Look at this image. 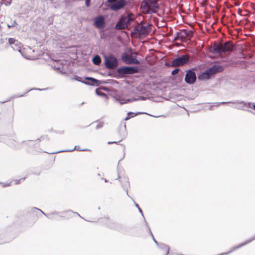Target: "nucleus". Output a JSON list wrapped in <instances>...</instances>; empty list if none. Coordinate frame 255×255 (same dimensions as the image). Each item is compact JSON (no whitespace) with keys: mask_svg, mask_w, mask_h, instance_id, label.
<instances>
[{"mask_svg":"<svg viewBox=\"0 0 255 255\" xmlns=\"http://www.w3.org/2000/svg\"><path fill=\"white\" fill-rule=\"evenodd\" d=\"M0 141L3 142L14 149H18L24 145L33 144L32 140L24 141L17 138L14 134L11 135H3L0 136Z\"/></svg>","mask_w":255,"mask_h":255,"instance_id":"nucleus-1","label":"nucleus"},{"mask_svg":"<svg viewBox=\"0 0 255 255\" xmlns=\"http://www.w3.org/2000/svg\"><path fill=\"white\" fill-rule=\"evenodd\" d=\"M106 222V226L108 228L117 231L122 234H126L128 231V228L124 224L110 220L108 218L102 219Z\"/></svg>","mask_w":255,"mask_h":255,"instance_id":"nucleus-2","label":"nucleus"},{"mask_svg":"<svg viewBox=\"0 0 255 255\" xmlns=\"http://www.w3.org/2000/svg\"><path fill=\"white\" fill-rule=\"evenodd\" d=\"M223 68L219 65H214L205 71L201 73L198 76V79L199 80H208L211 77L218 72H222Z\"/></svg>","mask_w":255,"mask_h":255,"instance_id":"nucleus-3","label":"nucleus"},{"mask_svg":"<svg viewBox=\"0 0 255 255\" xmlns=\"http://www.w3.org/2000/svg\"><path fill=\"white\" fill-rule=\"evenodd\" d=\"M36 211H38L42 213L45 216H46L47 218H48L49 219L52 220H57L58 217H61V218H65L66 217L64 216L63 215L64 214H69L72 213V210H67V211H64L62 212H53L52 213H50L48 214V215L45 214L44 212H43L41 210L36 208V207H33L31 209L30 212L32 213H35Z\"/></svg>","mask_w":255,"mask_h":255,"instance_id":"nucleus-4","label":"nucleus"},{"mask_svg":"<svg viewBox=\"0 0 255 255\" xmlns=\"http://www.w3.org/2000/svg\"><path fill=\"white\" fill-rule=\"evenodd\" d=\"M141 7L146 10L147 14H152L156 12V8H158L159 6L157 0H143Z\"/></svg>","mask_w":255,"mask_h":255,"instance_id":"nucleus-5","label":"nucleus"},{"mask_svg":"<svg viewBox=\"0 0 255 255\" xmlns=\"http://www.w3.org/2000/svg\"><path fill=\"white\" fill-rule=\"evenodd\" d=\"M133 20V19L129 14L122 15L115 25V29L118 30L125 29L130 25Z\"/></svg>","mask_w":255,"mask_h":255,"instance_id":"nucleus-6","label":"nucleus"},{"mask_svg":"<svg viewBox=\"0 0 255 255\" xmlns=\"http://www.w3.org/2000/svg\"><path fill=\"white\" fill-rule=\"evenodd\" d=\"M131 52L132 49L129 48L128 52L125 51L123 52L121 55L122 60L128 64H139V61L137 60L136 58L137 53L136 52H134L133 54H134V55H133L131 54Z\"/></svg>","mask_w":255,"mask_h":255,"instance_id":"nucleus-7","label":"nucleus"},{"mask_svg":"<svg viewBox=\"0 0 255 255\" xmlns=\"http://www.w3.org/2000/svg\"><path fill=\"white\" fill-rule=\"evenodd\" d=\"M151 30V25L148 23H145L142 25L138 24L135 26L132 32H134L138 36H146L148 35Z\"/></svg>","mask_w":255,"mask_h":255,"instance_id":"nucleus-8","label":"nucleus"},{"mask_svg":"<svg viewBox=\"0 0 255 255\" xmlns=\"http://www.w3.org/2000/svg\"><path fill=\"white\" fill-rule=\"evenodd\" d=\"M104 64L109 69H115L118 66V59L113 55L105 56Z\"/></svg>","mask_w":255,"mask_h":255,"instance_id":"nucleus-9","label":"nucleus"},{"mask_svg":"<svg viewBox=\"0 0 255 255\" xmlns=\"http://www.w3.org/2000/svg\"><path fill=\"white\" fill-rule=\"evenodd\" d=\"M139 68L137 66H122L117 69L120 75L132 74L139 72Z\"/></svg>","mask_w":255,"mask_h":255,"instance_id":"nucleus-10","label":"nucleus"},{"mask_svg":"<svg viewBox=\"0 0 255 255\" xmlns=\"http://www.w3.org/2000/svg\"><path fill=\"white\" fill-rule=\"evenodd\" d=\"M189 58L186 54H184L180 57L174 59L172 61L171 65V67H177L183 66L189 62Z\"/></svg>","mask_w":255,"mask_h":255,"instance_id":"nucleus-11","label":"nucleus"},{"mask_svg":"<svg viewBox=\"0 0 255 255\" xmlns=\"http://www.w3.org/2000/svg\"><path fill=\"white\" fill-rule=\"evenodd\" d=\"M196 79L197 77L194 69L192 68L188 70L184 78L185 82L188 84L192 85L195 83Z\"/></svg>","mask_w":255,"mask_h":255,"instance_id":"nucleus-12","label":"nucleus"},{"mask_svg":"<svg viewBox=\"0 0 255 255\" xmlns=\"http://www.w3.org/2000/svg\"><path fill=\"white\" fill-rule=\"evenodd\" d=\"M128 3L127 0H118L112 4L110 7L112 10L118 11L124 8Z\"/></svg>","mask_w":255,"mask_h":255,"instance_id":"nucleus-13","label":"nucleus"},{"mask_svg":"<svg viewBox=\"0 0 255 255\" xmlns=\"http://www.w3.org/2000/svg\"><path fill=\"white\" fill-rule=\"evenodd\" d=\"M84 79L86 82H84V84L90 86L97 87L102 84L105 83L104 81H100L93 77H85Z\"/></svg>","mask_w":255,"mask_h":255,"instance_id":"nucleus-14","label":"nucleus"},{"mask_svg":"<svg viewBox=\"0 0 255 255\" xmlns=\"http://www.w3.org/2000/svg\"><path fill=\"white\" fill-rule=\"evenodd\" d=\"M94 25L99 29L104 28L106 25L105 17L103 15H99L95 17Z\"/></svg>","mask_w":255,"mask_h":255,"instance_id":"nucleus-15","label":"nucleus"},{"mask_svg":"<svg viewBox=\"0 0 255 255\" xmlns=\"http://www.w3.org/2000/svg\"><path fill=\"white\" fill-rule=\"evenodd\" d=\"M8 43L11 45V48L16 51H18L21 53V47L22 44L18 40H15L13 38H9L8 39Z\"/></svg>","mask_w":255,"mask_h":255,"instance_id":"nucleus-16","label":"nucleus"},{"mask_svg":"<svg viewBox=\"0 0 255 255\" xmlns=\"http://www.w3.org/2000/svg\"><path fill=\"white\" fill-rule=\"evenodd\" d=\"M228 103H232V104H238L240 105H244V106L247 108H251L252 103L251 102L246 103L243 101L237 100L234 102H218L215 103L214 104L216 105L217 106H218L220 104H225Z\"/></svg>","mask_w":255,"mask_h":255,"instance_id":"nucleus-17","label":"nucleus"},{"mask_svg":"<svg viewBox=\"0 0 255 255\" xmlns=\"http://www.w3.org/2000/svg\"><path fill=\"white\" fill-rule=\"evenodd\" d=\"M221 45L223 53L231 52L233 49V46L230 41L221 43Z\"/></svg>","mask_w":255,"mask_h":255,"instance_id":"nucleus-18","label":"nucleus"},{"mask_svg":"<svg viewBox=\"0 0 255 255\" xmlns=\"http://www.w3.org/2000/svg\"><path fill=\"white\" fill-rule=\"evenodd\" d=\"M210 51L213 53H223L222 49L221 43H214L211 48Z\"/></svg>","mask_w":255,"mask_h":255,"instance_id":"nucleus-19","label":"nucleus"},{"mask_svg":"<svg viewBox=\"0 0 255 255\" xmlns=\"http://www.w3.org/2000/svg\"><path fill=\"white\" fill-rule=\"evenodd\" d=\"M120 182L123 189L127 192V195L129 196L128 194V188L129 186L128 179V178L125 177L124 179L123 180H120Z\"/></svg>","mask_w":255,"mask_h":255,"instance_id":"nucleus-20","label":"nucleus"},{"mask_svg":"<svg viewBox=\"0 0 255 255\" xmlns=\"http://www.w3.org/2000/svg\"><path fill=\"white\" fill-rule=\"evenodd\" d=\"M115 98L117 101H118L119 102L120 105H123L125 103L132 102V101H136L137 100V99H124L121 98V97L120 96H116Z\"/></svg>","mask_w":255,"mask_h":255,"instance_id":"nucleus-21","label":"nucleus"},{"mask_svg":"<svg viewBox=\"0 0 255 255\" xmlns=\"http://www.w3.org/2000/svg\"><path fill=\"white\" fill-rule=\"evenodd\" d=\"M75 150L79 151H89V150L88 149H80L79 146L76 145L75 147L73 149H67V150H64L62 151H58L54 152H52L51 154H55V153H58L61 152H72Z\"/></svg>","mask_w":255,"mask_h":255,"instance_id":"nucleus-22","label":"nucleus"},{"mask_svg":"<svg viewBox=\"0 0 255 255\" xmlns=\"http://www.w3.org/2000/svg\"><path fill=\"white\" fill-rule=\"evenodd\" d=\"M102 59L101 57L98 55H95L92 58L93 63L96 65H99L101 63Z\"/></svg>","mask_w":255,"mask_h":255,"instance_id":"nucleus-23","label":"nucleus"},{"mask_svg":"<svg viewBox=\"0 0 255 255\" xmlns=\"http://www.w3.org/2000/svg\"><path fill=\"white\" fill-rule=\"evenodd\" d=\"M159 247L164 251V253L165 255H167L169 253V248L167 246L162 244L159 245Z\"/></svg>","mask_w":255,"mask_h":255,"instance_id":"nucleus-24","label":"nucleus"},{"mask_svg":"<svg viewBox=\"0 0 255 255\" xmlns=\"http://www.w3.org/2000/svg\"><path fill=\"white\" fill-rule=\"evenodd\" d=\"M62 67V66L61 65H60V66H56L55 65L53 66V69H54L55 70H59L60 71V72L62 74H65L66 72L64 71L63 69L62 70H61Z\"/></svg>","mask_w":255,"mask_h":255,"instance_id":"nucleus-25","label":"nucleus"},{"mask_svg":"<svg viewBox=\"0 0 255 255\" xmlns=\"http://www.w3.org/2000/svg\"><path fill=\"white\" fill-rule=\"evenodd\" d=\"M39 90V91H41L42 89H36V88H32V89H30V90H29L28 91H26L24 94L23 95H16V96H14L12 97H11V98H19V97H23L24 95H25L26 94H27V93H28L29 91H31V90Z\"/></svg>","mask_w":255,"mask_h":255,"instance_id":"nucleus-26","label":"nucleus"},{"mask_svg":"<svg viewBox=\"0 0 255 255\" xmlns=\"http://www.w3.org/2000/svg\"><path fill=\"white\" fill-rule=\"evenodd\" d=\"M71 80H76V81L80 82L83 84H84V82H86V81L82 80V78H81L80 77H79L77 75H75V76L73 78H71Z\"/></svg>","mask_w":255,"mask_h":255,"instance_id":"nucleus-27","label":"nucleus"},{"mask_svg":"<svg viewBox=\"0 0 255 255\" xmlns=\"http://www.w3.org/2000/svg\"><path fill=\"white\" fill-rule=\"evenodd\" d=\"M183 31L184 32V34H185L186 37H192L193 35V32L191 30L187 31L186 29H183Z\"/></svg>","mask_w":255,"mask_h":255,"instance_id":"nucleus-28","label":"nucleus"},{"mask_svg":"<svg viewBox=\"0 0 255 255\" xmlns=\"http://www.w3.org/2000/svg\"><path fill=\"white\" fill-rule=\"evenodd\" d=\"M96 122L98 123V124L97 125V126L96 127V129L101 128L103 127V125H104L103 122H98V121H96Z\"/></svg>","mask_w":255,"mask_h":255,"instance_id":"nucleus-29","label":"nucleus"},{"mask_svg":"<svg viewBox=\"0 0 255 255\" xmlns=\"http://www.w3.org/2000/svg\"><path fill=\"white\" fill-rule=\"evenodd\" d=\"M74 213V212L73 211H72V213H69V214H64V216H65L66 217L65 218H62V219H69L70 218L72 217V215Z\"/></svg>","mask_w":255,"mask_h":255,"instance_id":"nucleus-30","label":"nucleus"},{"mask_svg":"<svg viewBox=\"0 0 255 255\" xmlns=\"http://www.w3.org/2000/svg\"><path fill=\"white\" fill-rule=\"evenodd\" d=\"M96 93L97 95L102 96V97H105L106 96V94L104 93H103L102 92H100L98 90V89L96 90Z\"/></svg>","mask_w":255,"mask_h":255,"instance_id":"nucleus-31","label":"nucleus"},{"mask_svg":"<svg viewBox=\"0 0 255 255\" xmlns=\"http://www.w3.org/2000/svg\"><path fill=\"white\" fill-rule=\"evenodd\" d=\"M139 114H140V113H134L133 112H128V115L129 116V117L131 118H132V117H134L138 115H139Z\"/></svg>","mask_w":255,"mask_h":255,"instance_id":"nucleus-32","label":"nucleus"},{"mask_svg":"<svg viewBox=\"0 0 255 255\" xmlns=\"http://www.w3.org/2000/svg\"><path fill=\"white\" fill-rule=\"evenodd\" d=\"M146 224H147V229H148V230H149V232H150V235L152 236V239H153V241H154V243H155L157 245H158V242H157L155 240V239H154V237H153V234H152V232H151V230H150V228L149 227V226L147 225V223H146Z\"/></svg>","mask_w":255,"mask_h":255,"instance_id":"nucleus-33","label":"nucleus"},{"mask_svg":"<svg viewBox=\"0 0 255 255\" xmlns=\"http://www.w3.org/2000/svg\"><path fill=\"white\" fill-rule=\"evenodd\" d=\"M133 202H134L135 207L137 208V209L138 210L139 212L141 214L142 216L143 217V214L142 210L141 209V208L139 207V205L136 203H135L134 201H133Z\"/></svg>","mask_w":255,"mask_h":255,"instance_id":"nucleus-34","label":"nucleus"},{"mask_svg":"<svg viewBox=\"0 0 255 255\" xmlns=\"http://www.w3.org/2000/svg\"><path fill=\"white\" fill-rule=\"evenodd\" d=\"M245 107L244 106V105H241V106H237L235 107V108L238 110H245L244 109Z\"/></svg>","mask_w":255,"mask_h":255,"instance_id":"nucleus-35","label":"nucleus"},{"mask_svg":"<svg viewBox=\"0 0 255 255\" xmlns=\"http://www.w3.org/2000/svg\"><path fill=\"white\" fill-rule=\"evenodd\" d=\"M179 36H180V32L178 31L176 32V35L173 38V41H177L179 39Z\"/></svg>","mask_w":255,"mask_h":255,"instance_id":"nucleus-36","label":"nucleus"},{"mask_svg":"<svg viewBox=\"0 0 255 255\" xmlns=\"http://www.w3.org/2000/svg\"><path fill=\"white\" fill-rule=\"evenodd\" d=\"M179 69L178 68H176L175 69H174L172 72H171V74L172 75H174L175 74H176L177 73H178L179 72Z\"/></svg>","mask_w":255,"mask_h":255,"instance_id":"nucleus-37","label":"nucleus"},{"mask_svg":"<svg viewBox=\"0 0 255 255\" xmlns=\"http://www.w3.org/2000/svg\"><path fill=\"white\" fill-rule=\"evenodd\" d=\"M25 178H21V179H16V180H14V182H15V184H18L19 183H20L21 181H23L24 180Z\"/></svg>","mask_w":255,"mask_h":255,"instance_id":"nucleus-38","label":"nucleus"},{"mask_svg":"<svg viewBox=\"0 0 255 255\" xmlns=\"http://www.w3.org/2000/svg\"><path fill=\"white\" fill-rule=\"evenodd\" d=\"M0 184L2 185L3 187H7L9 186L10 185V183H3V182H0Z\"/></svg>","mask_w":255,"mask_h":255,"instance_id":"nucleus-39","label":"nucleus"},{"mask_svg":"<svg viewBox=\"0 0 255 255\" xmlns=\"http://www.w3.org/2000/svg\"><path fill=\"white\" fill-rule=\"evenodd\" d=\"M2 235L0 234V244H2L6 242L5 241H4L2 239Z\"/></svg>","mask_w":255,"mask_h":255,"instance_id":"nucleus-40","label":"nucleus"},{"mask_svg":"<svg viewBox=\"0 0 255 255\" xmlns=\"http://www.w3.org/2000/svg\"><path fill=\"white\" fill-rule=\"evenodd\" d=\"M91 0H85V5L87 7H89L90 5Z\"/></svg>","mask_w":255,"mask_h":255,"instance_id":"nucleus-41","label":"nucleus"},{"mask_svg":"<svg viewBox=\"0 0 255 255\" xmlns=\"http://www.w3.org/2000/svg\"><path fill=\"white\" fill-rule=\"evenodd\" d=\"M136 99H137V101H138V100L144 101V100H145L146 98L145 97H143V96H139L138 97V98H136Z\"/></svg>","mask_w":255,"mask_h":255,"instance_id":"nucleus-42","label":"nucleus"},{"mask_svg":"<svg viewBox=\"0 0 255 255\" xmlns=\"http://www.w3.org/2000/svg\"><path fill=\"white\" fill-rule=\"evenodd\" d=\"M179 38L181 39V40H183L184 39H185L186 38V36H185V34H180V36H179Z\"/></svg>","mask_w":255,"mask_h":255,"instance_id":"nucleus-43","label":"nucleus"},{"mask_svg":"<svg viewBox=\"0 0 255 255\" xmlns=\"http://www.w3.org/2000/svg\"><path fill=\"white\" fill-rule=\"evenodd\" d=\"M45 138H48V137L47 136H42L40 138H38L37 140L40 141L41 139H44Z\"/></svg>","mask_w":255,"mask_h":255,"instance_id":"nucleus-44","label":"nucleus"},{"mask_svg":"<svg viewBox=\"0 0 255 255\" xmlns=\"http://www.w3.org/2000/svg\"><path fill=\"white\" fill-rule=\"evenodd\" d=\"M122 139H121L120 140H119V141H118V142H120V141H122ZM118 143V142H117V141H109V142H108V144H112V143Z\"/></svg>","mask_w":255,"mask_h":255,"instance_id":"nucleus-45","label":"nucleus"},{"mask_svg":"<svg viewBox=\"0 0 255 255\" xmlns=\"http://www.w3.org/2000/svg\"><path fill=\"white\" fill-rule=\"evenodd\" d=\"M11 0H8V1H6V3H5V5H6V6H7V5H10L11 4Z\"/></svg>","mask_w":255,"mask_h":255,"instance_id":"nucleus-46","label":"nucleus"},{"mask_svg":"<svg viewBox=\"0 0 255 255\" xmlns=\"http://www.w3.org/2000/svg\"><path fill=\"white\" fill-rule=\"evenodd\" d=\"M17 25V22H16V21H15V20H14V21L13 22L12 24L11 25V26L14 27V26H16V25Z\"/></svg>","mask_w":255,"mask_h":255,"instance_id":"nucleus-47","label":"nucleus"},{"mask_svg":"<svg viewBox=\"0 0 255 255\" xmlns=\"http://www.w3.org/2000/svg\"><path fill=\"white\" fill-rule=\"evenodd\" d=\"M34 148H35V151L36 152H41L42 151V150L40 148L37 149L36 146H34Z\"/></svg>","mask_w":255,"mask_h":255,"instance_id":"nucleus-48","label":"nucleus"},{"mask_svg":"<svg viewBox=\"0 0 255 255\" xmlns=\"http://www.w3.org/2000/svg\"><path fill=\"white\" fill-rule=\"evenodd\" d=\"M116 0H107V2L111 3V2H116Z\"/></svg>","mask_w":255,"mask_h":255,"instance_id":"nucleus-49","label":"nucleus"},{"mask_svg":"<svg viewBox=\"0 0 255 255\" xmlns=\"http://www.w3.org/2000/svg\"><path fill=\"white\" fill-rule=\"evenodd\" d=\"M73 214H76L77 216H78L79 217H80V218L83 219L77 212H74Z\"/></svg>","mask_w":255,"mask_h":255,"instance_id":"nucleus-50","label":"nucleus"},{"mask_svg":"<svg viewBox=\"0 0 255 255\" xmlns=\"http://www.w3.org/2000/svg\"><path fill=\"white\" fill-rule=\"evenodd\" d=\"M130 118V117H129V116L128 115V116L125 119V121L128 120Z\"/></svg>","mask_w":255,"mask_h":255,"instance_id":"nucleus-51","label":"nucleus"},{"mask_svg":"<svg viewBox=\"0 0 255 255\" xmlns=\"http://www.w3.org/2000/svg\"><path fill=\"white\" fill-rule=\"evenodd\" d=\"M247 111L249 112V113H251L252 114H254V113L252 111L250 110H247Z\"/></svg>","mask_w":255,"mask_h":255,"instance_id":"nucleus-52","label":"nucleus"},{"mask_svg":"<svg viewBox=\"0 0 255 255\" xmlns=\"http://www.w3.org/2000/svg\"><path fill=\"white\" fill-rule=\"evenodd\" d=\"M10 100V99H9L8 100H6V101H3V102H2L1 103L2 104H3L7 101H9Z\"/></svg>","mask_w":255,"mask_h":255,"instance_id":"nucleus-53","label":"nucleus"},{"mask_svg":"<svg viewBox=\"0 0 255 255\" xmlns=\"http://www.w3.org/2000/svg\"><path fill=\"white\" fill-rule=\"evenodd\" d=\"M124 157H125V153L124 154L123 157L120 160V161L122 160L124 158Z\"/></svg>","mask_w":255,"mask_h":255,"instance_id":"nucleus-54","label":"nucleus"},{"mask_svg":"<svg viewBox=\"0 0 255 255\" xmlns=\"http://www.w3.org/2000/svg\"><path fill=\"white\" fill-rule=\"evenodd\" d=\"M56 133H60V134H62L63 133V131H60V132H56Z\"/></svg>","mask_w":255,"mask_h":255,"instance_id":"nucleus-55","label":"nucleus"},{"mask_svg":"<svg viewBox=\"0 0 255 255\" xmlns=\"http://www.w3.org/2000/svg\"><path fill=\"white\" fill-rule=\"evenodd\" d=\"M253 108L255 111V104L254 105H253Z\"/></svg>","mask_w":255,"mask_h":255,"instance_id":"nucleus-56","label":"nucleus"},{"mask_svg":"<svg viewBox=\"0 0 255 255\" xmlns=\"http://www.w3.org/2000/svg\"><path fill=\"white\" fill-rule=\"evenodd\" d=\"M102 179H104V181L105 182H107L108 180L106 179H103V178H102Z\"/></svg>","mask_w":255,"mask_h":255,"instance_id":"nucleus-57","label":"nucleus"},{"mask_svg":"<svg viewBox=\"0 0 255 255\" xmlns=\"http://www.w3.org/2000/svg\"><path fill=\"white\" fill-rule=\"evenodd\" d=\"M7 26L8 27L10 28V27H11L12 26H11V25H9V24H7Z\"/></svg>","mask_w":255,"mask_h":255,"instance_id":"nucleus-58","label":"nucleus"},{"mask_svg":"<svg viewBox=\"0 0 255 255\" xmlns=\"http://www.w3.org/2000/svg\"><path fill=\"white\" fill-rule=\"evenodd\" d=\"M97 175H98V176H101V173H98Z\"/></svg>","mask_w":255,"mask_h":255,"instance_id":"nucleus-59","label":"nucleus"},{"mask_svg":"<svg viewBox=\"0 0 255 255\" xmlns=\"http://www.w3.org/2000/svg\"><path fill=\"white\" fill-rule=\"evenodd\" d=\"M212 106H211L210 107V108H209V109H210V110H212Z\"/></svg>","mask_w":255,"mask_h":255,"instance_id":"nucleus-60","label":"nucleus"},{"mask_svg":"<svg viewBox=\"0 0 255 255\" xmlns=\"http://www.w3.org/2000/svg\"><path fill=\"white\" fill-rule=\"evenodd\" d=\"M165 65H169V64H168L167 63H165Z\"/></svg>","mask_w":255,"mask_h":255,"instance_id":"nucleus-61","label":"nucleus"},{"mask_svg":"<svg viewBox=\"0 0 255 255\" xmlns=\"http://www.w3.org/2000/svg\"><path fill=\"white\" fill-rule=\"evenodd\" d=\"M57 63H58L59 62H60V60H58V61H57Z\"/></svg>","mask_w":255,"mask_h":255,"instance_id":"nucleus-62","label":"nucleus"},{"mask_svg":"<svg viewBox=\"0 0 255 255\" xmlns=\"http://www.w3.org/2000/svg\"><path fill=\"white\" fill-rule=\"evenodd\" d=\"M120 178V176H119V175H118V179H119Z\"/></svg>","mask_w":255,"mask_h":255,"instance_id":"nucleus-63","label":"nucleus"}]
</instances>
